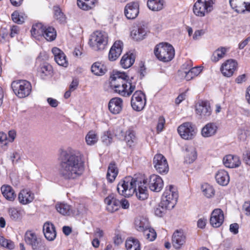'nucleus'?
<instances>
[{
	"label": "nucleus",
	"instance_id": "obj_1",
	"mask_svg": "<svg viewBox=\"0 0 250 250\" xmlns=\"http://www.w3.org/2000/svg\"><path fill=\"white\" fill-rule=\"evenodd\" d=\"M59 174L65 180H74L82 176L84 171V162L79 155L62 151L60 157Z\"/></svg>",
	"mask_w": 250,
	"mask_h": 250
},
{
	"label": "nucleus",
	"instance_id": "obj_2",
	"mask_svg": "<svg viewBox=\"0 0 250 250\" xmlns=\"http://www.w3.org/2000/svg\"><path fill=\"white\" fill-rule=\"evenodd\" d=\"M146 184V180L145 179L126 176L119 182L117 189L120 195L125 197H129L135 192L137 198L144 201L148 196Z\"/></svg>",
	"mask_w": 250,
	"mask_h": 250
},
{
	"label": "nucleus",
	"instance_id": "obj_3",
	"mask_svg": "<svg viewBox=\"0 0 250 250\" xmlns=\"http://www.w3.org/2000/svg\"><path fill=\"white\" fill-rule=\"evenodd\" d=\"M128 77L125 72H116L110 77V86L121 96L129 97L135 89V85L128 82Z\"/></svg>",
	"mask_w": 250,
	"mask_h": 250
},
{
	"label": "nucleus",
	"instance_id": "obj_4",
	"mask_svg": "<svg viewBox=\"0 0 250 250\" xmlns=\"http://www.w3.org/2000/svg\"><path fill=\"white\" fill-rule=\"evenodd\" d=\"M153 52L156 58L163 62L171 61L175 56V49L173 46L166 42H162L156 44Z\"/></svg>",
	"mask_w": 250,
	"mask_h": 250
},
{
	"label": "nucleus",
	"instance_id": "obj_5",
	"mask_svg": "<svg viewBox=\"0 0 250 250\" xmlns=\"http://www.w3.org/2000/svg\"><path fill=\"white\" fill-rule=\"evenodd\" d=\"M108 42V36L105 32L96 31L91 35L88 43L93 50L99 51L106 48Z\"/></svg>",
	"mask_w": 250,
	"mask_h": 250
},
{
	"label": "nucleus",
	"instance_id": "obj_6",
	"mask_svg": "<svg viewBox=\"0 0 250 250\" xmlns=\"http://www.w3.org/2000/svg\"><path fill=\"white\" fill-rule=\"evenodd\" d=\"M11 87L14 93L19 98L28 97L32 91V85L29 81L25 80H17L13 81Z\"/></svg>",
	"mask_w": 250,
	"mask_h": 250
},
{
	"label": "nucleus",
	"instance_id": "obj_7",
	"mask_svg": "<svg viewBox=\"0 0 250 250\" xmlns=\"http://www.w3.org/2000/svg\"><path fill=\"white\" fill-rule=\"evenodd\" d=\"M26 244L32 248V250H46L44 241L32 230H27L25 234Z\"/></svg>",
	"mask_w": 250,
	"mask_h": 250
},
{
	"label": "nucleus",
	"instance_id": "obj_8",
	"mask_svg": "<svg viewBox=\"0 0 250 250\" xmlns=\"http://www.w3.org/2000/svg\"><path fill=\"white\" fill-rule=\"evenodd\" d=\"M123 140L125 143L126 147L134 150L137 146L138 139L136 132L132 127H129L125 132H121Z\"/></svg>",
	"mask_w": 250,
	"mask_h": 250
},
{
	"label": "nucleus",
	"instance_id": "obj_9",
	"mask_svg": "<svg viewBox=\"0 0 250 250\" xmlns=\"http://www.w3.org/2000/svg\"><path fill=\"white\" fill-rule=\"evenodd\" d=\"M153 165L156 171L165 175L169 171V166L166 158L162 154H155L153 159Z\"/></svg>",
	"mask_w": 250,
	"mask_h": 250
},
{
	"label": "nucleus",
	"instance_id": "obj_10",
	"mask_svg": "<svg viewBox=\"0 0 250 250\" xmlns=\"http://www.w3.org/2000/svg\"><path fill=\"white\" fill-rule=\"evenodd\" d=\"M177 131L182 139L188 140L192 139L196 134L195 126L190 122L183 123L178 126Z\"/></svg>",
	"mask_w": 250,
	"mask_h": 250
},
{
	"label": "nucleus",
	"instance_id": "obj_11",
	"mask_svg": "<svg viewBox=\"0 0 250 250\" xmlns=\"http://www.w3.org/2000/svg\"><path fill=\"white\" fill-rule=\"evenodd\" d=\"M149 33L147 26L143 23H139L133 26L130 32V36L134 41H141L146 38Z\"/></svg>",
	"mask_w": 250,
	"mask_h": 250
},
{
	"label": "nucleus",
	"instance_id": "obj_12",
	"mask_svg": "<svg viewBox=\"0 0 250 250\" xmlns=\"http://www.w3.org/2000/svg\"><path fill=\"white\" fill-rule=\"evenodd\" d=\"M196 114L199 116L200 119H206L212 114V109L209 101L202 100L199 101L195 105Z\"/></svg>",
	"mask_w": 250,
	"mask_h": 250
},
{
	"label": "nucleus",
	"instance_id": "obj_13",
	"mask_svg": "<svg viewBox=\"0 0 250 250\" xmlns=\"http://www.w3.org/2000/svg\"><path fill=\"white\" fill-rule=\"evenodd\" d=\"M146 104L145 94L141 90L136 91L131 99V105L132 108L137 111L142 110Z\"/></svg>",
	"mask_w": 250,
	"mask_h": 250
},
{
	"label": "nucleus",
	"instance_id": "obj_14",
	"mask_svg": "<svg viewBox=\"0 0 250 250\" xmlns=\"http://www.w3.org/2000/svg\"><path fill=\"white\" fill-rule=\"evenodd\" d=\"M238 69L237 62L232 59L225 61L221 65L220 70L225 77L230 78Z\"/></svg>",
	"mask_w": 250,
	"mask_h": 250
},
{
	"label": "nucleus",
	"instance_id": "obj_15",
	"mask_svg": "<svg viewBox=\"0 0 250 250\" xmlns=\"http://www.w3.org/2000/svg\"><path fill=\"white\" fill-rule=\"evenodd\" d=\"M210 1L213 2V1H196L193 8L194 13L197 16L204 17L206 12H210L212 9Z\"/></svg>",
	"mask_w": 250,
	"mask_h": 250
},
{
	"label": "nucleus",
	"instance_id": "obj_16",
	"mask_svg": "<svg viewBox=\"0 0 250 250\" xmlns=\"http://www.w3.org/2000/svg\"><path fill=\"white\" fill-rule=\"evenodd\" d=\"M147 186L150 190L159 192L163 188L164 182L162 178L159 175L156 174L151 175L146 181Z\"/></svg>",
	"mask_w": 250,
	"mask_h": 250
},
{
	"label": "nucleus",
	"instance_id": "obj_17",
	"mask_svg": "<svg viewBox=\"0 0 250 250\" xmlns=\"http://www.w3.org/2000/svg\"><path fill=\"white\" fill-rule=\"evenodd\" d=\"M104 202L106 205V209L109 212L113 213L120 208V200L114 193L109 194L104 199Z\"/></svg>",
	"mask_w": 250,
	"mask_h": 250
},
{
	"label": "nucleus",
	"instance_id": "obj_18",
	"mask_svg": "<svg viewBox=\"0 0 250 250\" xmlns=\"http://www.w3.org/2000/svg\"><path fill=\"white\" fill-rule=\"evenodd\" d=\"M224 221V212L221 208L214 209L210 214L209 223L210 225L214 228H218L222 226Z\"/></svg>",
	"mask_w": 250,
	"mask_h": 250
},
{
	"label": "nucleus",
	"instance_id": "obj_19",
	"mask_svg": "<svg viewBox=\"0 0 250 250\" xmlns=\"http://www.w3.org/2000/svg\"><path fill=\"white\" fill-rule=\"evenodd\" d=\"M186 233L182 229L176 230L172 236V244L176 249H180L186 242Z\"/></svg>",
	"mask_w": 250,
	"mask_h": 250
},
{
	"label": "nucleus",
	"instance_id": "obj_20",
	"mask_svg": "<svg viewBox=\"0 0 250 250\" xmlns=\"http://www.w3.org/2000/svg\"><path fill=\"white\" fill-rule=\"evenodd\" d=\"M124 13L127 19H135L139 13V4L137 1H131L125 7Z\"/></svg>",
	"mask_w": 250,
	"mask_h": 250
},
{
	"label": "nucleus",
	"instance_id": "obj_21",
	"mask_svg": "<svg viewBox=\"0 0 250 250\" xmlns=\"http://www.w3.org/2000/svg\"><path fill=\"white\" fill-rule=\"evenodd\" d=\"M123 46V42L121 41L118 40L114 42L108 53V59L110 61H116L120 57Z\"/></svg>",
	"mask_w": 250,
	"mask_h": 250
},
{
	"label": "nucleus",
	"instance_id": "obj_22",
	"mask_svg": "<svg viewBox=\"0 0 250 250\" xmlns=\"http://www.w3.org/2000/svg\"><path fill=\"white\" fill-rule=\"evenodd\" d=\"M18 200L22 205H26L32 202L35 196L34 194L29 189H23L18 194Z\"/></svg>",
	"mask_w": 250,
	"mask_h": 250
},
{
	"label": "nucleus",
	"instance_id": "obj_23",
	"mask_svg": "<svg viewBox=\"0 0 250 250\" xmlns=\"http://www.w3.org/2000/svg\"><path fill=\"white\" fill-rule=\"evenodd\" d=\"M123 106V100L119 97L112 98L109 102L108 108L113 114H118L122 110Z\"/></svg>",
	"mask_w": 250,
	"mask_h": 250
},
{
	"label": "nucleus",
	"instance_id": "obj_24",
	"mask_svg": "<svg viewBox=\"0 0 250 250\" xmlns=\"http://www.w3.org/2000/svg\"><path fill=\"white\" fill-rule=\"evenodd\" d=\"M43 232L45 238L50 241L54 240L57 235L54 225L50 222H45L43 226Z\"/></svg>",
	"mask_w": 250,
	"mask_h": 250
},
{
	"label": "nucleus",
	"instance_id": "obj_25",
	"mask_svg": "<svg viewBox=\"0 0 250 250\" xmlns=\"http://www.w3.org/2000/svg\"><path fill=\"white\" fill-rule=\"evenodd\" d=\"M218 129V126L216 123H208L202 128L201 134L204 137H210L216 134Z\"/></svg>",
	"mask_w": 250,
	"mask_h": 250
},
{
	"label": "nucleus",
	"instance_id": "obj_26",
	"mask_svg": "<svg viewBox=\"0 0 250 250\" xmlns=\"http://www.w3.org/2000/svg\"><path fill=\"white\" fill-rule=\"evenodd\" d=\"M223 163L225 167H227L235 168L238 167L241 163L238 156L234 155L229 154L224 157Z\"/></svg>",
	"mask_w": 250,
	"mask_h": 250
},
{
	"label": "nucleus",
	"instance_id": "obj_27",
	"mask_svg": "<svg viewBox=\"0 0 250 250\" xmlns=\"http://www.w3.org/2000/svg\"><path fill=\"white\" fill-rule=\"evenodd\" d=\"M52 52L54 56V59L56 62L60 66L66 67L68 62L64 53L57 47H54Z\"/></svg>",
	"mask_w": 250,
	"mask_h": 250
},
{
	"label": "nucleus",
	"instance_id": "obj_28",
	"mask_svg": "<svg viewBox=\"0 0 250 250\" xmlns=\"http://www.w3.org/2000/svg\"><path fill=\"white\" fill-rule=\"evenodd\" d=\"M3 196L8 201L13 202L16 198V194L13 188L10 185H3L0 188Z\"/></svg>",
	"mask_w": 250,
	"mask_h": 250
},
{
	"label": "nucleus",
	"instance_id": "obj_29",
	"mask_svg": "<svg viewBox=\"0 0 250 250\" xmlns=\"http://www.w3.org/2000/svg\"><path fill=\"white\" fill-rule=\"evenodd\" d=\"M216 182L220 185L226 186L229 182V176L228 172L224 169H219L215 174Z\"/></svg>",
	"mask_w": 250,
	"mask_h": 250
},
{
	"label": "nucleus",
	"instance_id": "obj_30",
	"mask_svg": "<svg viewBox=\"0 0 250 250\" xmlns=\"http://www.w3.org/2000/svg\"><path fill=\"white\" fill-rule=\"evenodd\" d=\"M45 25L42 23H36L33 24L30 30L32 37L36 40H40L43 35Z\"/></svg>",
	"mask_w": 250,
	"mask_h": 250
},
{
	"label": "nucleus",
	"instance_id": "obj_31",
	"mask_svg": "<svg viewBox=\"0 0 250 250\" xmlns=\"http://www.w3.org/2000/svg\"><path fill=\"white\" fill-rule=\"evenodd\" d=\"M53 17L60 24L64 25L67 23V17L58 5L53 7Z\"/></svg>",
	"mask_w": 250,
	"mask_h": 250
},
{
	"label": "nucleus",
	"instance_id": "obj_32",
	"mask_svg": "<svg viewBox=\"0 0 250 250\" xmlns=\"http://www.w3.org/2000/svg\"><path fill=\"white\" fill-rule=\"evenodd\" d=\"M118 168L114 162H111L108 167L106 179L108 182L113 183L118 174Z\"/></svg>",
	"mask_w": 250,
	"mask_h": 250
},
{
	"label": "nucleus",
	"instance_id": "obj_33",
	"mask_svg": "<svg viewBox=\"0 0 250 250\" xmlns=\"http://www.w3.org/2000/svg\"><path fill=\"white\" fill-rule=\"evenodd\" d=\"M135 227L136 229L143 232L150 227L148 219L144 217H139L135 220Z\"/></svg>",
	"mask_w": 250,
	"mask_h": 250
},
{
	"label": "nucleus",
	"instance_id": "obj_34",
	"mask_svg": "<svg viewBox=\"0 0 250 250\" xmlns=\"http://www.w3.org/2000/svg\"><path fill=\"white\" fill-rule=\"evenodd\" d=\"M92 73L97 76L104 75L107 71L106 66L102 62H96L91 67Z\"/></svg>",
	"mask_w": 250,
	"mask_h": 250
},
{
	"label": "nucleus",
	"instance_id": "obj_35",
	"mask_svg": "<svg viewBox=\"0 0 250 250\" xmlns=\"http://www.w3.org/2000/svg\"><path fill=\"white\" fill-rule=\"evenodd\" d=\"M184 162L187 164L192 163L197 158V153L194 148L190 147L186 148L184 152Z\"/></svg>",
	"mask_w": 250,
	"mask_h": 250
},
{
	"label": "nucleus",
	"instance_id": "obj_36",
	"mask_svg": "<svg viewBox=\"0 0 250 250\" xmlns=\"http://www.w3.org/2000/svg\"><path fill=\"white\" fill-rule=\"evenodd\" d=\"M135 62V57L132 53H126L123 55L120 64L124 69H127L131 66Z\"/></svg>",
	"mask_w": 250,
	"mask_h": 250
},
{
	"label": "nucleus",
	"instance_id": "obj_37",
	"mask_svg": "<svg viewBox=\"0 0 250 250\" xmlns=\"http://www.w3.org/2000/svg\"><path fill=\"white\" fill-rule=\"evenodd\" d=\"M46 41L52 42L57 37V31L54 27L45 25L42 36Z\"/></svg>",
	"mask_w": 250,
	"mask_h": 250
},
{
	"label": "nucleus",
	"instance_id": "obj_38",
	"mask_svg": "<svg viewBox=\"0 0 250 250\" xmlns=\"http://www.w3.org/2000/svg\"><path fill=\"white\" fill-rule=\"evenodd\" d=\"M24 210L21 208H11L8 209V213L11 220L17 221L21 220Z\"/></svg>",
	"mask_w": 250,
	"mask_h": 250
},
{
	"label": "nucleus",
	"instance_id": "obj_39",
	"mask_svg": "<svg viewBox=\"0 0 250 250\" xmlns=\"http://www.w3.org/2000/svg\"><path fill=\"white\" fill-rule=\"evenodd\" d=\"M201 66H195L190 68L188 70L183 71L185 78L187 81H190L196 76H198L202 71Z\"/></svg>",
	"mask_w": 250,
	"mask_h": 250
},
{
	"label": "nucleus",
	"instance_id": "obj_40",
	"mask_svg": "<svg viewBox=\"0 0 250 250\" xmlns=\"http://www.w3.org/2000/svg\"><path fill=\"white\" fill-rule=\"evenodd\" d=\"M228 50V48L225 47H219L213 53L211 57V61L214 62H218L225 57Z\"/></svg>",
	"mask_w": 250,
	"mask_h": 250
},
{
	"label": "nucleus",
	"instance_id": "obj_41",
	"mask_svg": "<svg viewBox=\"0 0 250 250\" xmlns=\"http://www.w3.org/2000/svg\"><path fill=\"white\" fill-rule=\"evenodd\" d=\"M125 246L126 250H141V244L139 241L132 237L126 239Z\"/></svg>",
	"mask_w": 250,
	"mask_h": 250
},
{
	"label": "nucleus",
	"instance_id": "obj_42",
	"mask_svg": "<svg viewBox=\"0 0 250 250\" xmlns=\"http://www.w3.org/2000/svg\"><path fill=\"white\" fill-rule=\"evenodd\" d=\"M204 195L208 198H212L215 193V190L212 186L208 183H204L201 186Z\"/></svg>",
	"mask_w": 250,
	"mask_h": 250
},
{
	"label": "nucleus",
	"instance_id": "obj_43",
	"mask_svg": "<svg viewBox=\"0 0 250 250\" xmlns=\"http://www.w3.org/2000/svg\"><path fill=\"white\" fill-rule=\"evenodd\" d=\"M41 77L45 79L46 76H52L53 69L51 65L48 63H44L42 65L39 71Z\"/></svg>",
	"mask_w": 250,
	"mask_h": 250
},
{
	"label": "nucleus",
	"instance_id": "obj_44",
	"mask_svg": "<svg viewBox=\"0 0 250 250\" xmlns=\"http://www.w3.org/2000/svg\"><path fill=\"white\" fill-rule=\"evenodd\" d=\"M56 208L60 213L64 215H69L72 212L71 206L63 203L57 204Z\"/></svg>",
	"mask_w": 250,
	"mask_h": 250
},
{
	"label": "nucleus",
	"instance_id": "obj_45",
	"mask_svg": "<svg viewBox=\"0 0 250 250\" xmlns=\"http://www.w3.org/2000/svg\"><path fill=\"white\" fill-rule=\"evenodd\" d=\"M230 5L238 13H241L245 11L246 2L245 1H229Z\"/></svg>",
	"mask_w": 250,
	"mask_h": 250
},
{
	"label": "nucleus",
	"instance_id": "obj_46",
	"mask_svg": "<svg viewBox=\"0 0 250 250\" xmlns=\"http://www.w3.org/2000/svg\"><path fill=\"white\" fill-rule=\"evenodd\" d=\"M85 142L87 145L92 146L98 141L97 134L93 130L89 131L85 136Z\"/></svg>",
	"mask_w": 250,
	"mask_h": 250
},
{
	"label": "nucleus",
	"instance_id": "obj_47",
	"mask_svg": "<svg viewBox=\"0 0 250 250\" xmlns=\"http://www.w3.org/2000/svg\"><path fill=\"white\" fill-rule=\"evenodd\" d=\"M177 200L173 198L167 199L162 197L160 202V206L163 208H167L168 209H172L174 208L176 204Z\"/></svg>",
	"mask_w": 250,
	"mask_h": 250
},
{
	"label": "nucleus",
	"instance_id": "obj_48",
	"mask_svg": "<svg viewBox=\"0 0 250 250\" xmlns=\"http://www.w3.org/2000/svg\"><path fill=\"white\" fill-rule=\"evenodd\" d=\"M148 8L153 11H160L163 8V1H147Z\"/></svg>",
	"mask_w": 250,
	"mask_h": 250
},
{
	"label": "nucleus",
	"instance_id": "obj_49",
	"mask_svg": "<svg viewBox=\"0 0 250 250\" xmlns=\"http://www.w3.org/2000/svg\"><path fill=\"white\" fill-rule=\"evenodd\" d=\"M98 1H77L78 7L83 10H89L93 8Z\"/></svg>",
	"mask_w": 250,
	"mask_h": 250
},
{
	"label": "nucleus",
	"instance_id": "obj_50",
	"mask_svg": "<svg viewBox=\"0 0 250 250\" xmlns=\"http://www.w3.org/2000/svg\"><path fill=\"white\" fill-rule=\"evenodd\" d=\"M143 232L146 239L148 241H154L157 237V233L155 230L150 227L145 230Z\"/></svg>",
	"mask_w": 250,
	"mask_h": 250
},
{
	"label": "nucleus",
	"instance_id": "obj_51",
	"mask_svg": "<svg viewBox=\"0 0 250 250\" xmlns=\"http://www.w3.org/2000/svg\"><path fill=\"white\" fill-rule=\"evenodd\" d=\"M0 246L8 250H13L15 248V245L13 242L4 237L0 235Z\"/></svg>",
	"mask_w": 250,
	"mask_h": 250
},
{
	"label": "nucleus",
	"instance_id": "obj_52",
	"mask_svg": "<svg viewBox=\"0 0 250 250\" xmlns=\"http://www.w3.org/2000/svg\"><path fill=\"white\" fill-rule=\"evenodd\" d=\"M9 31L5 28H1L0 29V42L4 43L9 42Z\"/></svg>",
	"mask_w": 250,
	"mask_h": 250
},
{
	"label": "nucleus",
	"instance_id": "obj_53",
	"mask_svg": "<svg viewBox=\"0 0 250 250\" xmlns=\"http://www.w3.org/2000/svg\"><path fill=\"white\" fill-rule=\"evenodd\" d=\"M11 18L12 21L18 24H21L23 22V18L21 16L19 13L17 11H14L11 15Z\"/></svg>",
	"mask_w": 250,
	"mask_h": 250
},
{
	"label": "nucleus",
	"instance_id": "obj_54",
	"mask_svg": "<svg viewBox=\"0 0 250 250\" xmlns=\"http://www.w3.org/2000/svg\"><path fill=\"white\" fill-rule=\"evenodd\" d=\"M166 123L165 118L161 116L158 118V123L156 126V130L158 133L161 132L163 131Z\"/></svg>",
	"mask_w": 250,
	"mask_h": 250
},
{
	"label": "nucleus",
	"instance_id": "obj_55",
	"mask_svg": "<svg viewBox=\"0 0 250 250\" xmlns=\"http://www.w3.org/2000/svg\"><path fill=\"white\" fill-rule=\"evenodd\" d=\"M102 140L104 143L108 146L112 142V137L111 135L108 132H107L103 135Z\"/></svg>",
	"mask_w": 250,
	"mask_h": 250
},
{
	"label": "nucleus",
	"instance_id": "obj_56",
	"mask_svg": "<svg viewBox=\"0 0 250 250\" xmlns=\"http://www.w3.org/2000/svg\"><path fill=\"white\" fill-rule=\"evenodd\" d=\"M174 192H178L177 188L173 185H170L166 187V189L163 194H172L173 193H174Z\"/></svg>",
	"mask_w": 250,
	"mask_h": 250
},
{
	"label": "nucleus",
	"instance_id": "obj_57",
	"mask_svg": "<svg viewBox=\"0 0 250 250\" xmlns=\"http://www.w3.org/2000/svg\"><path fill=\"white\" fill-rule=\"evenodd\" d=\"M20 33V27L17 25H12L10 28L9 36L11 38H14Z\"/></svg>",
	"mask_w": 250,
	"mask_h": 250
},
{
	"label": "nucleus",
	"instance_id": "obj_58",
	"mask_svg": "<svg viewBox=\"0 0 250 250\" xmlns=\"http://www.w3.org/2000/svg\"><path fill=\"white\" fill-rule=\"evenodd\" d=\"M205 33V32L203 29L196 30L192 36V39L193 40H199Z\"/></svg>",
	"mask_w": 250,
	"mask_h": 250
},
{
	"label": "nucleus",
	"instance_id": "obj_59",
	"mask_svg": "<svg viewBox=\"0 0 250 250\" xmlns=\"http://www.w3.org/2000/svg\"><path fill=\"white\" fill-rule=\"evenodd\" d=\"M9 143L7 134L3 132H0V143L3 145H7Z\"/></svg>",
	"mask_w": 250,
	"mask_h": 250
},
{
	"label": "nucleus",
	"instance_id": "obj_60",
	"mask_svg": "<svg viewBox=\"0 0 250 250\" xmlns=\"http://www.w3.org/2000/svg\"><path fill=\"white\" fill-rule=\"evenodd\" d=\"M167 209L161 208L160 204L159 207L155 209V214L158 216L162 217Z\"/></svg>",
	"mask_w": 250,
	"mask_h": 250
},
{
	"label": "nucleus",
	"instance_id": "obj_61",
	"mask_svg": "<svg viewBox=\"0 0 250 250\" xmlns=\"http://www.w3.org/2000/svg\"><path fill=\"white\" fill-rule=\"evenodd\" d=\"M207 224V219L205 218L199 219L197 221V227L201 229L205 228Z\"/></svg>",
	"mask_w": 250,
	"mask_h": 250
},
{
	"label": "nucleus",
	"instance_id": "obj_62",
	"mask_svg": "<svg viewBox=\"0 0 250 250\" xmlns=\"http://www.w3.org/2000/svg\"><path fill=\"white\" fill-rule=\"evenodd\" d=\"M243 208L245 212L246 215L250 216V202H245L243 206Z\"/></svg>",
	"mask_w": 250,
	"mask_h": 250
},
{
	"label": "nucleus",
	"instance_id": "obj_63",
	"mask_svg": "<svg viewBox=\"0 0 250 250\" xmlns=\"http://www.w3.org/2000/svg\"><path fill=\"white\" fill-rule=\"evenodd\" d=\"M16 131L15 130H11L8 132V138L9 142H14L16 137Z\"/></svg>",
	"mask_w": 250,
	"mask_h": 250
},
{
	"label": "nucleus",
	"instance_id": "obj_64",
	"mask_svg": "<svg viewBox=\"0 0 250 250\" xmlns=\"http://www.w3.org/2000/svg\"><path fill=\"white\" fill-rule=\"evenodd\" d=\"M186 93H182L179 95V96L176 98L175 103L177 105L179 104L183 101L186 98Z\"/></svg>",
	"mask_w": 250,
	"mask_h": 250
}]
</instances>
